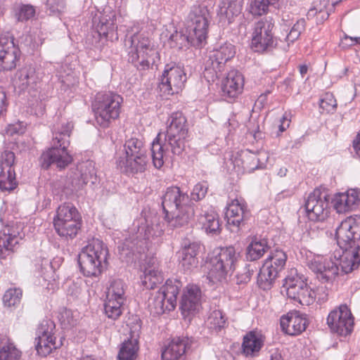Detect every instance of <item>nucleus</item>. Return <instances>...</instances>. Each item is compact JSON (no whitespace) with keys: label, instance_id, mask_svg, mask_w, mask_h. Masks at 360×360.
<instances>
[{"label":"nucleus","instance_id":"obj_1","mask_svg":"<svg viewBox=\"0 0 360 360\" xmlns=\"http://www.w3.org/2000/svg\"><path fill=\"white\" fill-rule=\"evenodd\" d=\"M165 134L159 133L151 143V156L155 168H161L165 162L167 150L180 155L185 149L188 134L187 120L181 112H173L169 120Z\"/></svg>","mask_w":360,"mask_h":360},{"label":"nucleus","instance_id":"obj_2","mask_svg":"<svg viewBox=\"0 0 360 360\" xmlns=\"http://www.w3.org/2000/svg\"><path fill=\"white\" fill-rule=\"evenodd\" d=\"M162 206L165 219L174 228L188 224L194 217L189 196L177 186L167 188L162 198Z\"/></svg>","mask_w":360,"mask_h":360},{"label":"nucleus","instance_id":"obj_3","mask_svg":"<svg viewBox=\"0 0 360 360\" xmlns=\"http://www.w3.org/2000/svg\"><path fill=\"white\" fill-rule=\"evenodd\" d=\"M73 127V123L68 121L54 127L51 147L44 151L40 158L42 167L48 169L51 165H55L58 168L64 169L72 162V158L68 148Z\"/></svg>","mask_w":360,"mask_h":360},{"label":"nucleus","instance_id":"obj_4","mask_svg":"<svg viewBox=\"0 0 360 360\" xmlns=\"http://www.w3.org/2000/svg\"><path fill=\"white\" fill-rule=\"evenodd\" d=\"M146 151L142 138L134 136L127 139L123 148L116 152L117 167L127 174L143 172L148 163Z\"/></svg>","mask_w":360,"mask_h":360},{"label":"nucleus","instance_id":"obj_5","mask_svg":"<svg viewBox=\"0 0 360 360\" xmlns=\"http://www.w3.org/2000/svg\"><path fill=\"white\" fill-rule=\"evenodd\" d=\"M124 46L128 53L129 61L140 70L148 69L159 58V54L150 39L143 32H136L131 36L126 35Z\"/></svg>","mask_w":360,"mask_h":360},{"label":"nucleus","instance_id":"obj_6","mask_svg":"<svg viewBox=\"0 0 360 360\" xmlns=\"http://www.w3.org/2000/svg\"><path fill=\"white\" fill-rule=\"evenodd\" d=\"M123 98L112 91L100 92L92 103L96 123L107 128L111 122L120 117Z\"/></svg>","mask_w":360,"mask_h":360},{"label":"nucleus","instance_id":"obj_7","mask_svg":"<svg viewBox=\"0 0 360 360\" xmlns=\"http://www.w3.org/2000/svg\"><path fill=\"white\" fill-rule=\"evenodd\" d=\"M108 250L100 240H94L84 248L78 255V264L84 276L98 277L106 264Z\"/></svg>","mask_w":360,"mask_h":360},{"label":"nucleus","instance_id":"obj_8","mask_svg":"<svg viewBox=\"0 0 360 360\" xmlns=\"http://www.w3.org/2000/svg\"><path fill=\"white\" fill-rule=\"evenodd\" d=\"M181 287L179 281L167 279L165 284L159 290L151 294L148 299V307L150 314L160 315L165 311L174 309Z\"/></svg>","mask_w":360,"mask_h":360},{"label":"nucleus","instance_id":"obj_9","mask_svg":"<svg viewBox=\"0 0 360 360\" xmlns=\"http://www.w3.org/2000/svg\"><path fill=\"white\" fill-rule=\"evenodd\" d=\"M81 224V216L72 204L63 203L58 206L53 218V226L60 237L67 240L74 238Z\"/></svg>","mask_w":360,"mask_h":360},{"label":"nucleus","instance_id":"obj_10","mask_svg":"<svg viewBox=\"0 0 360 360\" xmlns=\"http://www.w3.org/2000/svg\"><path fill=\"white\" fill-rule=\"evenodd\" d=\"M238 255L232 246L221 248L219 254L207 263V278L212 282H221L231 274L236 268Z\"/></svg>","mask_w":360,"mask_h":360},{"label":"nucleus","instance_id":"obj_11","mask_svg":"<svg viewBox=\"0 0 360 360\" xmlns=\"http://www.w3.org/2000/svg\"><path fill=\"white\" fill-rule=\"evenodd\" d=\"M287 255L281 249L271 250L257 277L259 287L263 290L270 289L279 273L284 269Z\"/></svg>","mask_w":360,"mask_h":360},{"label":"nucleus","instance_id":"obj_12","mask_svg":"<svg viewBox=\"0 0 360 360\" xmlns=\"http://www.w3.org/2000/svg\"><path fill=\"white\" fill-rule=\"evenodd\" d=\"M283 287L288 297L301 305L309 306L315 300L314 291L307 285L304 278L292 269L284 280Z\"/></svg>","mask_w":360,"mask_h":360},{"label":"nucleus","instance_id":"obj_13","mask_svg":"<svg viewBox=\"0 0 360 360\" xmlns=\"http://www.w3.org/2000/svg\"><path fill=\"white\" fill-rule=\"evenodd\" d=\"M211 20L210 13L204 4H194L191 7L187 17L190 31L195 44H202L207 39L208 28Z\"/></svg>","mask_w":360,"mask_h":360},{"label":"nucleus","instance_id":"obj_14","mask_svg":"<svg viewBox=\"0 0 360 360\" xmlns=\"http://www.w3.org/2000/svg\"><path fill=\"white\" fill-rule=\"evenodd\" d=\"M146 221L145 218H141L134 221L133 225L135 228H137L136 236L126 238L123 243L118 246L120 258L127 262L136 252H141L146 240L149 238L150 231L149 226L145 224Z\"/></svg>","mask_w":360,"mask_h":360},{"label":"nucleus","instance_id":"obj_15","mask_svg":"<svg viewBox=\"0 0 360 360\" xmlns=\"http://www.w3.org/2000/svg\"><path fill=\"white\" fill-rule=\"evenodd\" d=\"M330 195L325 190L316 188L309 194L304 207L308 219L313 221H323L330 213Z\"/></svg>","mask_w":360,"mask_h":360},{"label":"nucleus","instance_id":"obj_16","mask_svg":"<svg viewBox=\"0 0 360 360\" xmlns=\"http://www.w3.org/2000/svg\"><path fill=\"white\" fill-rule=\"evenodd\" d=\"M274 27L271 18L261 20L255 23L251 41V47L255 52L269 51L276 46L272 32Z\"/></svg>","mask_w":360,"mask_h":360},{"label":"nucleus","instance_id":"obj_17","mask_svg":"<svg viewBox=\"0 0 360 360\" xmlns=\"http://www.w3.org/2000/svg\"><path fill=\"white\" fill-rule=\"evenodd\" d=\"M186 79V75L181 66L167 64L159 79L158 89L165 95H173L184 86Z\"/></svg>","mask_w":360,"mask_h":360},{"label":"nucleus","instance_id":"obj_18","mask_svg":"<svg viewBox=\"0 0 360 360\" xmlns=\"http://www.w3.org/2000/svg\"><path fill=\"white\" fill-rule=\"evenodd\" d=\"M337 243L342 250H347L360 243V215L347 217L336 229Z\"/></svg>","mask_w":360,"mask_h":360},{"label":"nucleus","instance_id":"obj_19","mask_svg":"<svg viewBox=\"0 0 360 360\" xmlns=\"http://www.w3.org/2000/svg\"><path fill=\"white\" fill-rule=\"evenodd\" d=\"M236 55L235 46L229 42L216 45L210 51L205 61V71H213L216 77H219L225 69L226 63ZM212 73V72H210Z\"/></svg>","mask_w":360,"mask_h":360},{"label":"nucleus","instance_id":"obj_20","mask_svg":"<svg viewBox=\"0 0 360 360\" xmlns=\"http://www.w3.org/2000/svg\"><path fill=\"white\" fill-rule=\"evenodd\" d=\"M338 262L335 257L333 259L331 257L316 255L307 259V265L319 281L326 283L332 281L338 274Z\"/></svg>","mask_w":360,"mask_h":360},{"label":"nucleus","instance_id":"obj_21","mask_svg":"<svg viewBox=\"0 0 360 360\" xmlns=\"http://www.w3.org/2000/svg\"><path fill=\"white\" fill-rule=\"evenodd\" d=\"M327 324L332 332L345 337L353 331L354 317L348 307L341 304L329 313Z\"/></svg>","mask_w":360,"mask_h":360},{"label":"nucleus","instance_id":"obj_22","mask_svg":"<svg viewBox=\"0 0 360 360\" xmlns=\"http://www.w3.org/2000/svg\"><path fill=\"white\" fill-rule=\"evenodd\" d=\"M225 216L229 230L231 232H238L246 224L251 214L243 200L234 199L227 204Z\"/></svg>","mask_w":360,"mask_h":360},{"label":"nucleus","instance_id":"obj_23","mask_svg":"<svg viewBox=\"0 0 360 360\" xmlns=\"http://www.w3.org/2000/svg\"><path fill=\"white\" fill-rule=\"evenodd\" d=\"M22 236L21 226L12 224L4 226L0 231V255L4 251L14 252Z\"/></svg>","mask_w":360,"mask_h":360},{"label":"nucleus","instance_id":"obj_24","mask_svg":"<svg viewBox=\"0 0 360 360\" xmlns=\"http://www.w3.org/2000/svg\"><path fill=\"white\" fill-rule=\"evenodd\" d=\"M117 13L110 6H105L100 12L99 22L96 29L101 36L112 39H117L116 25Z\"/></svg>","mask_w":360,"mask_h":360},{"label":"nucleus","instance_id":"obj_25","mask_svg":"<svg viewBox=\"0 0 360 360\" xmlns=\"http://www.w3.org/2000/svg\"><path fill=\"white\" fill-rule=\"evenodd\" d=\"M201 291L194 285H188L184 290L180 302L182 314L186 316L198 311L201 306Z\"/></svg>","mask_w":360,"mask_h":360},{"label":"nucleus","instance_id":"obj_26","mask_svg":"<svg viewBox=\"0 0 360 360\" xmlns=\"http://www.w3.org/2000/svg\"><path fill=\"white\" fill-rule=\"evenodd\" d=\"M307 319L297 311H290L281 319L282 330L290 335H297L305 330Z\"/></svg>","mask_w":360,"mask_h":360},{"label":"nucleus","instance_id":"obj_27","mask_svg":"<svg viewBox=\"0 0 360 360\" xmlns=\"http://www.w3.org/2000/svg\"><path fill=\"white\" fill-rule=\"evenodd\" d=\"M334 208L338 213H344L354 210L360 202V191L358 189H349L340 193L333 198Z\"/></svg>","mask_w":360,"mask_h":360},{"label":"nucleus","instance_id":"obj_28","mask_svg":"<svg viewBox=\"0 0 360 360\" xmlns=\"http://www.w3.org/2000/svg\"><path fill=\"white\" fill-rule=\"evenodd\" d=\"M20 50L12 41L3 42L0 40V70H11L19 60Z\"/></svg>","mask_w":360,"mask_h":360},{"label":"nucleus","instance_id":"obj_29","mask_svg":"<svg viewBox=\"0 0 360 360\" xmlns=\"http://www.w3.org/2000/svg\"><path fill=\"white\" fill-rule=\"evenodd\" d=\"M244 82L240 72L236 70L229 71L222 84L224 96L229 98H237L243 92Z\"/></svg>","mask_w":360,"mask_h":360},{"label":"nucleus","instance_id":"obj_30","mask_svg":"<svg viewBox=\"0 0 360 360\" xmlns=\"http://www.w3.org/2000/svg\"><path fill=\"white\" fill-rule=\"evenodd\" d=\"M77 180L75 181V187L80 188L89 183L95 184L97 182V175L95 168V162L92 160H86L79 163L77 167V173L75 174Z\"/></svg>","mask_w":360,"mask_h":360},{"label":"nucleus","instance_id":"obj_31","mask_svg":"<svg viewBox=\"0 0 360 360\" xmlns=\"http://www.w3.org/2000/svg\"><path fill=\"white\" fill-rule=\"evenodd\" d=\"M188 338H174L162 351V360H181L186 353Z\"/></svg>","mask_w":360,"mask_h":360},{"label":"nucleus","instance_id":"obj_32","mask_svg":"<svg viewBox=\"0 0 360 360\" xmlns=\"http://www.w3.org/2000/svg\"><path fill=\"white\" fill-rule=\"evenodd\" d=\"M264 338L260 333L250 331L243 338V352L246 356H257L264 346Z\"/></svg>","mask_w":360,"mask_h":360},{"label":"nucleus","instance_id":"obj_33","mask_svg":"<svg viewBox=\"0 0 360 360\" xmlns=\"http://www.w3.org/2000/svg\"><path fill=\"white\" fill-rule=\"evenodd\" d=\"M243 0H221L219 4L218 15L221 21L227 20L231 23L233 18L240 14Z\"/></svg>","mask_w":360,"mask_h":360},{"label":"nucleus","instance_id":"obj_34","mask_svg":"<svg viewBox=\"0 0 360 360\" xmlns=\"http://www.w3.org/2000/svg\"><path fill=\"white\" fill-rule=\"evenodd\" d=\"M200 245L198 243L185 244L182 250L179 252V264L185 271L191 270L198 264L196 255L198 253Z\"/></svg>","mask_w":360,"mask_h":360},{"label":"nucleus","instance_id":"obj_35","mask_svg":"<svg viewBox=\"0 0 360 360\" xmlns=\"http://www.w3.org/2000/svg\"><path fill=\"white\" fill-rule=\"evenodd\" d=\"M345 250L338 265H340L345 274H349L357 269L360 264V245L357 244L354 248Z\"/></svg>","mask_w":360,"mask_h":360},{"label":"nucleus","instance_id":"obj_36","mask_svg":"<svg viewBox=\"0 0 360 360\" xmlns=\"http://www.w3.org/2000/svg\"><path fill=\"white\" fill-rule=\"evenodd\" d=\"M138 337L139 334L136 335L133 332L131 334V338L124 341L117 355L118 360H135L136 359L139 350Z\"/></svg>","mask_w":360,"mask_h":360},{"label":"nucleus","instance_id":"obj_37","mask_svg":"<svg viewBox=\"0 0 360 360\" xmlns=\"http://www.w3.org/2000/svg\"><path fill=\"white\" fill-rule=\"evenodd\" d=\"M266 239L255 238L247 247L246 258L250 262L260 259L269 250Z\"/></svg>","mask_w":360,"mask_h":360},{"label":"nucleus","instance_id":"obj_38","mask_svg":"<svg viewBox=\"0 0 360 360\" xmlns=\"http://www.w3.org/2000/svg\"><path fill=\"white\" fill-rule=\"evenodd\" d=\"M16 75L18 77L16 83L22 91L27 89L29 87L34 88L39 82L35 69L31 66L22 68L17 72Z\"/></svg>","mask_w":360,"mask_h":360},{"label":"nucleus","instance_id":"obj_39","mask_svg":"<svg viewBox=\"0 0 360 360\" xmlns=\"http://www.w3.org/2000/svg\"><path fill=\"white\" fill-rule=\"evenodd\" d=\"M202 228L207 233L219 235L221 233V224L217 213L214 211L205 213L199 219Z\"/></svg>","mask_w":360,"mask_h":360},{"label":"nucleus","instance_id":"obj_40","mask_svg":"<svg viewBox=\"0 0 360 360\" xmlns=\"http://www.w3.org/2000/svg\"><path fill=\"white\" fill-rule=\"evenodd\" d=\"M193 37V32L190 31L189 35H186L181 31L176 30L169 38L170 47L177 49H183L191 44L193 46L201 47L202 44H195Z\"/></svg>","mask_w":360,"mask_h":360},{"label":"nucleus","instance_id":"obj_41","mask_svg":"<svg viewBox=\"0 0 360 360\" xmlns=\"http://www.w3.org/2000/svg\"><path fill=\"white\" fill-rule=\"evenodd\" d=\"M163 279L161 272L154 265L145 268L143 274L141 276L142 285L148 289H153L158 284H160Z\"/></svg>","mask_w":360,"mask_h":360},{"label":"nucleus","instance_id":"obj_42","mask_svg":"<svg viewBox=\"0 0 360 360\" xmlns=\"http://www.w3.org/2000/svg\"><path fill=\"white\" fill-rule=\"evenodd\" d=\"M240 162H241L243 172H252L255 169L263 168V166L259 163L257 155L250 152L243 153L240 158H236L234 164L239 165Z\"/></svg>","mask_w":360,"mask_h":360},{"label":"nucleus","instance_id":"obj_43","mask_svg":"<svg viewBox=\"0 0 360 360\" xmlns=\"http://www.w3.org/2000/svg\"><path fill=\"white\" fill-rule=\"evenodd\" d=\"M36 341V349L39 354L43 356H46L58 347L54 336H37Z\"/></svg>","mask_w":360,"mask_h":360},{"label":"nucleus","instance_id":"obj_44","mask_svg":"<svg viewBox=\"0 0 360 360\" xmlns=\"http://www.w3.org/2000/svg\"><path fill=\"white\" fill-rule=\"evenodd\" d=\"M125 288L123 281L120 279L114 280L108 289L106 298L124 302L126 300Z\"/></svg>","mask_w":360,"mask_h":360},{"label":"nucleus","instance_id":"obj_45","mask_svg":"<svg viewBox=\"0 0 360 360\" xmlns=\"http://www.w3.org/2000/svg\"><path fill=\"white\" fill-rule=\"evenodd\" d=\"M226 318L221 310H214L209 315L206 325L212 331L218 332L226 325Z\"/></svg>","mask_w":360,"mask_h":360},{"label":"nucleus","instance_id":"obj_46","mask_svg":"<svg viewBox=\"0 0 360 360\" xmlns=\"http://www.w3.org/2000/svg\"><path fill=\"white\" fill-rule=\"evenodd\" d=\"M17 186L15 169H1L0 188L11 191Z\"/></svg>","mask_w":360,"mask_h":360},{"label":"nucleus","instance_id":"obj_47","mask_svg":"<svg viewBox=\"0 0 360 360\" xmlns=\"http://www.w3.org/2000/svg\"><path fill=\"white\" fill-rule=\"evenodd\" d=\"M124 302L106 298L104 304L106 316L112 320L117 319L122 314Z\"/></svg>","mask_w":360,"mask_h":360},{"label":"nucleus","instance_id":"obj_48","mask_svg":"<svg viewBox=\"0 0 360 360\" xmlns=\"http://www.w3.org/2000/svg\"><path fill=\"white\" fill-rule=\"evenodd\" d=\"M22 352L12 342L0 347V360H21Z\"/></svg>","mask_w":360,"mask_h":360},{"label":"nucleus","instance_id":"obj_49","mask_svg":"<svg viewBox=\"0 0 360 360\" xmlns=\"http://www.w3.org/2000/svg\"><path fill=\"white\" fill-rule=\"evenodd\" d=\"M261 267L256 263H248L236 275L237 283L239 284L249 282L252 275Z\"/></svg>","mask_w":360,"mask_h":360},{"label":"nucleus","instance_id":"obj_50","mask_svg":"<svg viewBox=\"0 0 360 360\" xmlns=\"http://www.w3.org/2000/svg\"><path fill=\"white\" fill-rule=\"evenodd\" d=\"M22 292L20 288H10L6 291L3 297V302L7 307H13L20 304Z\"/></svg>","mask_w":360,"mask_h":360},{"label":"nucleus","instance_id":"obj_51","mask_svg":"<svg viewBox=\"0 0 360 360\" xmlns=\"http://www.w3.org/2000/svg\"><path fill=\"white\" fill-rule=\"evenodd\" d=\"M269 5V0H250L249 11L254 15H262L267 12Z\"/></svg>","mask_w":360,"mask_h":360},{"label":"nucleus","instance_id":"obj_52","mask_svg":"<svg viewBox=\"0 0 360 360\" xmlns=\"http://www.w3.org/2000/svg\"><path fill=\"white\" fill-rule=\"evenodd\" d=\"M15 161V153L9 150H5L0 155V169H14Z\"/></svg>","mask_w":360,"mask_h":360},{"label":"nucleus","instance_id":"obj_53","mask_svg":"<svg viewBox=\"0 0 360 360\" xmlns=\"http://www.w3.org/2000/svg\"><path fill=\"white\" fill-rule=\"evenodd\" d=\"M58 319L62 327L65 329L73 327L76 325L77 319H75L73 313L71 310L63 309L58 314Z\"/></svg>","mask_w":360,"mask_h":360},{"label":"nucleus","instance_id":"obj_54","mask_svg":"<svg viewBox=\"0 0 360 360\" xmlns=\"http://www.w3.org/2000/svg\"><path fill=\"white\" fill-rule=\"evenodd\" d=\"M35 15V8L33 6L26 4L20 6L15 11V18L18 21H25L31 19Z\"/></svg>","mask_w":360,"mask_h":360},{"label":"nucleus","instance_id":"obj_55","mask_svg":"<svg viewBox=\"0 0 360 360\" xmlns=\"http://www.w3.org/2000/svg\"><path fill=\"white\" fill-rule=\"evenodd\" d=\"M65 0H46V10L49 15H59L65 8Z\"/></svg>","mask_w":360,"mask_h":360},{"label":"nucleus","instance_id":"obj_56","mask_svg":"<svg viewBox=\"0 0 360 360\" xmlns=\"http://www.w3.org/2000/svg\"><path fill=\"white\" fill-rule=\"evenodd\" d=\"M305 28V20L304 19L298 20L295 24L292 26L289 33L285 37V40L288 42H294L298 39L300 34L304 30Z\"/></svg>","mask_w":360,"mask_h":360},{"label":"nucleus","instance_id":"obj_57","mask_svg":"<svg viewBox=\"0 0 360 360\" xmlns=\"http://www.w3.org/2000/svg\"><path fill=\"white\" fill-rule=\"evenodd\" d=\"M319 105L326 112H333L337 107V101L332 94L326 93L320 100Z\"/></svg>","mask_w":360,"mask_h":360},{"label":"nucleus","instance_id":"obj_58","mask_svg":"<svg viewBox=\"0 0 360 360\" xmlns=\"http://www.w3.org/2000/svg\"><path fill=\"white\" fill-rule=\"evenodd\" d=\"M55 329V323L53 321L50 319L43 320L37 330V336H53V330Z\"/></svg>","mask_w":360,"mask_h":360},{"label":"nucleus","instance_id":"obj_59","mask_svg":"<svg viewBox=\"0 0 360 360\" xmlns=\"http://www.w3.org/2000/svg\"><path fill=\"white\" fill-rule=\"evenodd\" d=\"M208 186L207 181L198 183L191 192V198L195 201L204 198L207 193Z\"/></svg>","mask_w":360,"mask_h":360},{"label":"nucleus","instance_id":"obj_60","mask_svg":"<svg viewBox=\"0 0 360 360\" xmlns=\"http://www.w3.org/2000/svg\"><path fill=\"white\" fill-rule=\"evenodd\" d=\"M307 16L308 19L313 18L316 16L317 20L323 21L328 19L329 13L323 8H318L314 6L308 11Z\"/></svg>","mask_w":360,"mask_h":360},{"label":"nucleus","instance_id":"obj_61","mask_svg":"<svg viewBox=\"0 0 360 360\" xmlns=\"http://www.w3.org/2000/svg\"><path fill=\"white\" fill-rule=\"evenodd\" d=\"M55 262H51L49 259H43L41 264V271L45 277H51L56 269Z\"/></svg>","mask_w":360,"mask_h":360},{"label":"nucleus","instance_id":"obj_62","mask_svg":"<svg viewBox=\"0 0 360 360\" xmlns=\"http://www.w3.org/2000/svg\"><path fill=\"white\" fill-rule=\"evenodd\" d=\"M356 44H360V37H350L345 36L340 42V46L345 49Z\"/></svg>","mask_w":360,"mask_h":360},{"label":"nucleus","instance_id":"obj_63","mask_svg":"<svg viewBox=\"0 0 360 360\" xmlns=\"http://www.w3.org/2000/svg\"><path fill=\"white\" fill-rule=\"evenodd\" d=\"M281 124H279V131L283 132L290 126V120L288 118V115L285 112L281 119L280 120Z\"/></svg>","mask_w":360,"mask_h":360},{"label":"nucleus","instance_id":"obj_64","mask_svg":"<svg viewBox=\"0 0 360 360\" xmlns=\"http://www.w3.org/2000/svg\"><path fill=\"white\" fill-rule=\"evenodd\" d=\"M23 131L24 129L20 127V124H10L7 129V133L10 135H13L15 134H22Z\"/></svg>","mask_w":360,"mask_h":360}]
</instances>
